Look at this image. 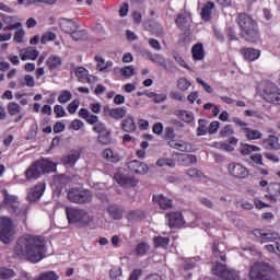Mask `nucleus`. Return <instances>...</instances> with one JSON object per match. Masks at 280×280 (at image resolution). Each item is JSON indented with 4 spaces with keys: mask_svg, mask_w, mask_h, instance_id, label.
<instances>
[{
    "mask_svg": "<svg viewBox=\"0 0 280 280\" xmlns=\"http://www.w3.org/2000/svg\"><path fill=\"white\" fill-rule=\"evenodd\" d=\"M13 253L16 257H25L31 264H38L47 257V241L39 235L25 234L18 238Z\"/></svg>",
    "mask_w": 280,
    "mask_h": 280,
    "instance_id": "nucleus-1",
    "label": "nucleus"
},
{
    "mask_svg": "<svg viewBox=\"0 0 280 280\" xmlns=\"http://www.w3.org/2000/svg\"><path fill=\"white\" fill-rule=\"evenodd\" d=\"M237 23L241 27L242 38L247 43H259V26L248 13L238 14Z\"/></svg>",
    "mask_w": 280,
    "mask_h": 280,
    "instance_id": "nucleus-2",
    "label": "nucleus"
},
{
    "mask_svg": "<svg viewBox=\"0 0 280 280\" xmlns=\"http://www.w3.org/2000/svg\"><path fill=\"white\" fill-rule=\"evenodd\" d=\"M56 167L58 165L56 162L47 159V158H42L37 161H35L26 171H25V176L27 180L40 178L42 174H51L56 172Z\"/></svg>",
    "mask_w": 280,
    "mask_h": 280,
    "instance_id": "nucleus-3",
    "label": "nucleus"
},
{
    "mask_svg": "<svg viewBox=\"0 0 280 280\" xmlns=\"http://www.w3.org/2000/svg\"><path fill=\"white\" fill-rule=\"evenodd\" d=\"M66 215L69 224H78L80 229H84L93 222V217L89 214V211L80 208L67 207Z\"/></svg>",
    "mask_w": 280,
    "mask_h": 280,
    "instance_id": "nucleus-4",
    "label": "nucleus"
},
{
    "mask_svg": "<svg viewBox=\"0 0 280 280\" xmlns=\"http://www.w3.org/2000/svg\"><path fill=\"white\" fill-rule=\"evenodd\" d=\"M67 198L74 205H89L93 200V192L89 189L73 187L68 190Z\"/></svg>",
    "mask_w": 280,
    "mask_h": 280,
    "instance_id": "nucleus-5",
    "label": "nucleus"
},
{
    "mask_svg": "<svg viewBox=\"0 0 280 280\" xmlns=\"http://www.w3.org/2000/svg\"><path fill=\"white\" fill-rule=\"evenodd\" d=\"M79 117L84 119V121L90 124V126H93V132H96V135H102L108 130V128H106V124L100 121V117H97V115L92 114L84 107L79 110Z\"/></svg>",
    "mask_w": 280,
    "mask_h": 280,
    "instance_id": "nucleus-6",
    "label": "nucleus"
},
{
    "mask_svg": "<svg viewBox=\"0 0 280 280\" xmlns=\"http://www.w3.org/2000/svg\"><path fill=\"white\" fill-rule=\"evenodd\" d=\"M14 236V221L10 217H1L0 219V242L10 244Z\"/></svg>",
    "mask_w": 280,
    "mask_h": 280,
    "instance_id": "nucleus-7",
    "label": "nucleus"
},
{
    "mask_svg": "<svg viewBox=\"0 0 280 280\" xmlns=\"http://www.w3.org/2000/svg\"><path fill=\"white\" fill-rule=\"evenodd\" d=\"M2 205L11 213V215H21V201L16 195H11L8 189L2 190Z\"/></svg>",
    "mask_w": 280,
    "mask_h": 280,
    "instance_id": "nucleus-8",
    "label": "nucleus"
},
{
    "mask_svg": "<svg viewBox=\"0 0 280 280\" xmlns=\"http://www.w3.org/2000/svg\"><path fill=\"white\" fill-rule=\"evenodd\" d=\"M212 272L219 279L224 280H240V271L235 269H229L226 265L222 262H217L212 268Z\"/></svg>",
    "mask_w": 280,
    "mask_h": 280,
    "instance_id": "nucleus-9",
    "label": "nucleus"
},
{
    "mask_svg": "<svg viewBox=\"0 0 280 280\" xmlns=\"http://www.w3.org/2000/svg\"><path fill=\"white\" fill-rule=\"evenodd\" d=\"M260 97L268 102L269 104H279L280 105V90L275 85V83H266Z\"/></svg>",
    "mask_w": 280,
    "mask_h": 280,
    "instance_id": "nucleus-10",
    "label": "nucleus"
},
{
    "mask_svg": "<svg viewBox=\"0 0 280 280\" xmlns=\"http://www.w3.org/2000/svg\"><path fill=\"white\" fill-rule=\"evenodd\" d=\"M229 173L231 174V176H233L234 178H240V179H244V178H248L250 171H248L247 167H245L244 165L237 163V162H232L229 164L228 166Z\"/></svg>",
    "mask_w": 280,
    "mask_h": 280,
    "instance_id": "nucleus-11",
    "label": "nucleus"
},
{
    "mask_svg": "<svg viewBox=\"0 0 280 280\" xmlns=\"http://www.w3.org/2000/svg\"><path fill=\"white\" fill-rule=\"evenodd\" d=\"M253 235L260 240L261 244H268L270 242H277L278 240H280V235L278 232H265L261 229L254 230Z\"/></svg>",
    "mask_w": 280,
    "mask_h": 280,
    "instance_id": "nucleus-12",
    "label": "nucleus"
},
{
    "mask_svg": "<svg viewBox=\"0 0 280 280\" xmlns=\"http://www.w3.org/2000/svg\"><path fill=\"white\" fill-rule=\"evenodd\" d=\"M103 115L105 117H110L112 119H116V121H119L124 119V117H126L127 110H126V107L110 108L109 105H105L103 107Z\"/></svg>",
    "mask_w": 280,
    "mask_h": 280,
    "instance_id": "nucleus-13",
    "label": "nucleus"
},
{
    "mask_svg": "<svg viewBox=\"0 0 280 280\" xmlns=\"http://www.w3.org/2000/svg\"><path fill=\"white\" fill-rule=\"evenodd\" d=\"M165 218L170 229H182V226H185V218L180 212H168Z\"/></svg>",
    "mask_w": 280,
    "mask_h": 280,
    "instance_id": "nucleus-14",
    "label": "nucleus"
},
{
    "mask_svg": "<svg viewBox=\"0 0 280 280\" xmlns=\"http://www.w3.org/2000/svg\"><path fill=\"white\" fill-rule=\"evenodd\" d=\"M114 178L116 180V183L119 184L120 187H137V185H139V180H137L135 177L132 176H128L126 174H121V173H116L114 175Z\"/></svg>",
    "mask_w": 280,
    "mask_h": 280,
    "instance_id": "nucleus-15",
    "label": "nucleus"
},
{
    "mask_svg": "<svg viewBox=\"0 0 280 280\" xmlns=\"http://www.w3.org/2000/svg\"><path fill=\"white\" fill-rule=\"evenodd\" d=\"M74 75L81 84H93L96 80L95 75L89 74V71L84 67H78L74 70Z\"/></svg>",
    "mask_w": 280,
    "mask_h": 280,
    "instance_id": "nucleus-16",
    "label": "nucleus"
},
{
    "mask_svg": "<svg viewBox=\"0 0 280 280\" xmlns=\"http://www.w3.org/2000/svg\"><path fill=\"white\" fill-rule=\"evenodd\" d=\"M240 52L244 60H247L248 62H255V60H258L259 56H261L259 49L248 47L241 48Z\"/></svg>",
    "mask_w": 280,
    "mask_h": 280,
    "instance_id": "nucleus-17",
    "label": "nucleus"
},
{
    "mask_svg": "<svg viewBox=\"0 0 280 280\" xmlns=\"http://www.w3.org/2000/svg\"><path fill=\"white\" fill-rule=\"evenodd\" d=\"M43 194H45V184H37L27 194L28 202H36V200H40Z\"/></svg>",
    "mask_w": 280,
    "mask_h": 280,
    "instance_id": "nucleus-18",
    "label": "nucleus"
},
{
    "mask_svg": "<svg viewBox=\"0 0 280 280\" xmlns=\"http://www.w3.org/2000/svg\"><path fill=\"white\" fill-rule=\"evenodd\" d=\"M127 167L133 174H148V165L139 160L128 162Z\"/></svg>",
    "mask_w": 280,
    "mask_h": 280,
    "instance_id": "nucleus-19",
    "label": "nucleus"
},
{
    "mask_svg": "<svg viewBox=\"0 0 280 280\" xmlns=\"http://www.w3.org/2000/svg\"><path fill=\"white\" fill-rule=\"evenodd\" d=\"M261 145L265 150H280L279 137L270 135L261 140Z\"/></svg>",
    "mask_w": 280,
    "mask_h": 280,
    "instance_id": "nucleus-20",
    "label": "nucleus"
},
{
    "mask_svg": "<svg viewBox=\"0 0 280 280\" xmlns=\"http://www.w3.org/2000/svg\"><path fill=\"white\" fill-rule=\"evenodd\" d=\"M153 202L159 205L160 209H163L164 211H167V209H172L173 207L172 199L164 195H154Z\"/></svg>",
    "mask_w": 280,
    "mask_h": 280,
    "instance_id": "nucleus-21",
    "label": "nucleus"
},
{
    "mask_svg": "<svg viewBox=\"0 0 280 280\" xmlns=\"http://www.w3.org/2000/svg\"><path fill=\"white\" fill-rule=\"evenodd\" d=\"M81 153L78 150H71L67 155L63 156V164L68 165V167H73L78 161H80Z\"/></svg>",
    "mask_w": 280,
    "mask_h": 280,
    "instance_id": "nucleus-22",
    "label": "nucleus"
},
{
    "mask_svg": "<svg viewBox=\"0 0 280 280\" xmlns=\"http://www.w3.org/2000/svg\"><path fill=\"white\" fill-rule=\"evenodd\" d=\"M59 23L62 32H65L66 34H71V32H73L74 30H80L78 23L67 18H62Z\"/></svg>",
    "mask_w": 280,
    "mask_h": 280,
    "instance_id": "nucleus-23",
    "label": "nucleus"
},
{
    "mask_svg": "<svg viewBox=\"0 0 280 280\" xmlns=\"http://www.w3.org/2000/svg\"><path fill=\"white\" fill-rule=\"evenodd\" d=\"M2 21H3V23H5V25H8L2 28L3 32H8V31L12 32L14 30H19V27H22V25H23V23H21V22L14 23L15 18L12 15H2ZM12 23H14V24H12Z\"/></svg>",
    "mask_w": 280,
    "mask_h": 280,
    "instance_id": "nucleus-24",
    "label": "nucleus"
},
{
    "mask_svg": "<svg viewBox=\"0 0 280 280\" xmlns=\"http://www.w3.org/2000/svg\"><path fill=\"white\" fill-rule=\"evenodd\" d=\"M147 58L151 62H154V65H160V67H163L164 69H167V60L163 55L161 54H152L150 51L147 52Z\"/></svg>",
    "mask_w": 280,
    "mask_h": 280,
    "instance_id": "nucleus-25",
    "label": "nucleus"
},
{
    "mask_svg": "<svg viewBox=\"0 0 280 280\" xmlns=\"http://www.w3.org/2000/svg\"><path fill=\"white\" fill-rule=\"evenodd\" d=\"M120 126L124 132L137 131V124H135V118L132 116H127L125 119H122Z\"/></svg>",
    "mask_w": 280,
    "mask_h": 280,
    "instance_id": "nucleus-26",
    "label": "nucleus"
},
{
    "mask_svg": "<svg viewBox=\"0 0 280 280\" xmlns=\"http://www.w3.org/2000/svg\"><path fill=\"white\" fill-rule=\"evenodd\" d=\"M191 56L194 60H205V46L201 43H197L191 48Z\"/></svg>",
    "mask_w": 280,
    "mask_h": 280,
    "instance_id": "nucleus-27",
    "label": "nucleus"
},
{
    "mask_svg": "<svg viewBox=\"0 0 280 280\" xmlns=\"http://www.w3.org/2000/svg\"><path fill=\"white\" fill-rule=\"evenodd\" d=\"M213 8H215V4L211 1H207L205 5L201 9V19L203 21H211V14L213 12Z\"/></svg>",
    "mask_w": 280,
    "mask_h": 280,
    "instance_id": "nucleus-28",
    "label": "nucleus"
},
{
    "mask_svg": "<svg viewBox=\"0 0 280 280\" xmlns=\"http://www.w3.org/2000/svg\"><path fill=\"white\" fill-rule=\"evenodd\" d=\"M107 212L112 220H121L124 218V210L117 205L108 206Z\"/></svg>",
    "mask_w": 280,
    "mask_h": 280,
    "instance_id": "nucleus-29",
    "label": "nucleus"
},
{
    "mask_svg": "<svg viewBox=\"0 0 280 280\" xmlns=\"http://www.w3.org/2000/svg\"><path fill=\"white\" fill-rule=\"evenodd\" d=\"M242 130L245 132L246 139H248V141H257L262 137L261 131L250 129L249 127H244Z\"/></svg>",
    "mask_w": 280,
    "mask_h": 280,
    "instance_id": "nucleus-30",
    "label": "nucleus"
},
{
    "mask_svg": "<svg viewBox=\"0 0 280 280\" xmlns=\"http://www.w3.org/2000/svg\"><path fill=\"white\" fill-rule=\"evenodd\" d=\"M40 56L37 49L28 48L23 54L20 55L21 60H36Z\"/></svg>",
    "mask_w": 280,
    "mask_h": 280,
    "instance_id": "nucleus-31",
    "label": "nucleus"
},
{
    "mask_svg": "<svg viewBox=\"0 0 280 280\" xmlns=\"http://www.w3.org/2000/svg\"><path fill=\"white\" fill-rule=\"evenodd\" d=\"M176 116L185 124H191L194 121V113L189 110L179 109L176 112Z\"/></svg>",
    "mask_w": 280,
    "mask_h": 280,
    "instance_id": "nucleus-32",
    "label": "nucleus"
},
{
    "mask_svg": "<svg viewBox=\"0 0 280 280\" xmlns=\"http://www.w3.org/2000/svg\"><path fill=\"white\" fill-rule=\"evenodd\" d=\"M148 250H150V245L145 242H140L135 247V254L138 257H145L148 255Z\"/></svg>",
    "mask_w": 280,
    "mask_h": 280,
    "instance_id": "nucleus-33",
    "label": "nucleus"
},
{
    "mask_svg": "<svg viewBox=\"0 0 280 280\" xmlns=\"http://www.w3.org/2000/svg\"><path fill=\"white\" fill-rule=\"evenodd\" d=\"M46 65L50 71H54V69H58L60 65H62V59L56 55H51L47 60Z\"/></svg>",
    "mask_w": 280,
    "mask_h": 280,
    "instance_id": "nucleus-34",
    "label": "nucleus"
},
{
    "mask_svg": "<svg viewBox=\"0 0 280 280\" xmlns=\"http://www.w3.org/2000/svg\"><path fill=\"white\" fill-rule=\"evenodd\" d=\"M154 248H167L170 246V237L167 236H154Z\"/></svg>",
    "mask_w": 280,
    "mask_h": 280,
    "instance_id": "nucleus-35",
    "label": "nucleus"
},
{
    "mask_svg": "<svg viewBox=\"0 0 280 280\" xmlns=\"http://www.w3.org/2000/svg\"><path fill=\"white\" fill-rule=\"evenodd\" d=\"M259 150H261V148L254 145V144L242 143V145H241L242 156H248L252 152H259Z\"/></svg>",
    "mask_w": 280,
    "mask_h": 280,
    "instance_id": "nucleus-36",
    "label": "nucleus"
},
{
    "mask_svg": "<svg viewBox=\"0 0 280 280\" xmlns=\"http://www.w3.org/2000/svg\"><path fill=\"white\" fill-rule=\"evenodd\" d=\"M103 156L106 161H109V163H118L119 161V153H115L112 149H105Z\"/></svg>",
    "mask_w": 280,
    "mask_h": 280,
    "instance_id": "nucleus-37",
    "label": "nucleus"
},
{
    "mask_svg": "<svg viewBox=\"0 0 280 280\" xmlns=\"http://www.w3.org/2000/svg\"><path fill=\"white\" fill-rule=\"evenodd\" d=\"M97 141L98 143H102V145H110V143H113V139L110 138V130L107 129V131L98 133Z\"/></svg>",
    "mask_w": 280,
    "mask_h": 280,
    "instance_id": "nucleus-38",
    "label": "nucleus"
},
{
    "mask_svg": "<svg viewBox=\"0 0 280 280\" xmlns=\"http://www.w3.org/2000/svg\"><path fill=\"white\" fill-rule=\"evenodd\" d=\"M7 110L11 117H16V115L21 113L22 108H21V105H19V103L10 102L7 105Z\"/></svg>",
    "mask_w": 280,
    "mask_h": 280,
    "instance_id": "nucleus-39",
    "label": "nucleus"
},
{
    "mask_svg": "<svg viewBox=\"0 0 280 280\" xmlns=\"http://www.w3.org/2000/svg\"><path fill=\"white\" fill-rule=\"evenodd\" d=\"M151 32L158 36V38H163V36H165V28H163V26L156 22H153L151 25Z\"/></svg>",
    "mask_w": 280,
    "mask_h": 280,
    "instance_id": "nucleus-40",
    "label": "nucleus"
},
{
    "mask_svg": "<svg viewBox=\"0 0 280 280\" xmlns=\"http://www.w3.org/2000/svg\"><path fill=\"white\" fill-rule=\"evenodd\" d=\"M164 141H175L176 140V131H174V127L167 126L164 129Z\"/></svg>",
    "mask_w": 280,
    "mask_h": 280,
    "instance_id": "nucleus-41",
    "label": "nucleus"
},
{
    "mask_svg": "<svg viewBox=\"0 0 280 280\" xmlns=\"http://www.w3.org/2000/svg\"><path fill=\"white\" fill-rule=\"evenodd\" d=\"M190 86H191V81H189L187 78H179L177 80L178 91H182L183 93H185V91H188Z\"/></svg>",
    "mask_w": 280,
    "mask_h": 280,
    "instance_id": "nucleus-42",
    "label": "nucleus"
},
{
    "mask_svg": "<svg viewBox=\"0 0 280 280\" xmlns=\"http://www.w3.org/2000/svg\"><path fill=\"white\" fill-rule=\"evenodd\" d=\"M168 145L174 150H179V152H187V142H183V141L178 142L176 140H172V141H168Z\"/></svg>",
    "mask_w": 280,
    "mask_h": 280,
    "instance_id": "nucleus-43",
    "label": "nucleus"
},
{
    "mask_svg": "<svg viewBox=\"0 0 280 280\" xmlns=\"http://www.w3.org/2000/svg\"><path fill=\"white\" fill-rule=\"evenodd\" d=\"M156 165L158 167H175L176 166V162H174V160L170 159V158H161L156 161Z\"/></svg>",
    "mask_w": 280,
    "mask_h": 280,
    "instance_id": "nucleus-44",
    "label": "nucleus"
},
{
    "mask_svg": "<svg viewBox=\"0 0 280 280\" xmlns=\"http://www.w3.org/2000/svg\"><path fill=\"white\" fill-rule=\"evenodd\" d=\"M71 92L69 90H62L60 95L58 96L59 104H67V102H71Z\"/></svg>",
    "mask_w": 280,
    "mask_h": 280,
    "instance_id": "nucleus-45",
    "label": "nucleus"
},
{
    "mask_svg": "<svg viewBox=\"0 0 280 280\" xmlns=\"http://www.w3.org/2000/svg\"><path fill=\"white\" fill-rule=\"evenodd\" d=\"M173 58H174L175 62L180 65V67H183L184 69H187V71H191V67L189 65H187V62H185V59H183L180 54L173 52Z\"/></svg>",
    "mask_w": 280,
    "mask_h": 280,
    "instance_id": "nucleus-46",
    "label": "nucleus"
},
{
    "mask_svg": "<svg viewBox=\"0 0 280 280\" xmlns=\"http://www.w3.org/2000/svg\"><path fill=\"white\" fill-rule=\"evenodd\" d=\"M267 190L271 196H280V184L271 183L268 185Z\"/></svg>",
    "mask_w": 280,
    "mask_h": 280,
    "instance_id": "nucleus-47",
    "label": "nucleus"
},
{
    "mask_svg": "<svg viewBox=\"0 0 280 280\" xmlns=\"http://www.w3.org/2000/svg\"><path fill=\"white\" fill-rule=\"evenodd\" d=\"M122 78H132L135 75V66H127L120 69Z\"/></svg>",
    "mask_w": 280,
    "mask_h": 280,
    "instance_id": "nucleus-48",
    "label": "nucleus"
},
{
    "mask_svg": "<svg viewBox=\"0 0 280 280\" xmlns=\"http://www.w3.org/2000/svg\"><path fill=\"white\" fill-rule=\"evenodd\" d=\"M57 35L54 32H47L46 34L42 35L40 43L42 45H47V43L51 40H56Z\"/></svg>",
    "mask_w": 280,
    "mask_h": 280,
    "instance_id": "nucleus-49",
    "label": "nucleus"
},
{
    "mask_svg": "<svg viewBox=\"0 0 280 280\" xmlns=\"http://www.w3.org/2000/svg\"><path fill=\"white\" fill-rule=\"evenodd\" d=\"M231 135H235V129H233V126L231 125H225L221 130H220V137H231Z\"/></svg>",
    "mask_w": 280,
    "mask_h": 280,
    "instance_id": "nucleus-50",
    "label": "nucleus"
},
{
    "mask_svg": "<svg viewBox=\"0 0 280 280\" xmlns=\"http://www.w3.org/2000/svg\"><path fill=\"white\" fill-rule=\"evenodd\" d=\"M73 40H84L86 36V32L84 30H74L73 32L70 33Z\"/></svg>",
    "mask_w": 280,
    "mask_h": 280,
    "instance_id": "nucleus-51",
    "label": "nucleus"
},
{
    "mask_svg": "<svg viewBox=\"0 0 280 280\" xmlns=\"http://www.w3.org/2000/svg\"><path fill=\"white\" fill-rule=\"evenodd\" d=\"M10 277H14V270L5 267L0 268V279H10Z\"/></svg>",
    "mask_w": 280,
    "mask_h": 280,
    "instance_id": "nucleus-52",
    "label": "nucleus"
},
{
    "mask_svg": "<svg viewBox=\"0 0 280 280\" xmlns=\"http://www.w3.org/2000/svg\"><path fill=\"white\" fill-rule=\"evenodd\" d=\"M141 277H143V269L136 268L129 275L128 280H139V279H141Z\"/></svg>",
    "mask_w": 280,
    "mask_h": 280,
    "instance_id": "nucleus-53",
    "label": "nucleus"
},
{
    "mask_svg": "<svg viewBox=\"0 0 280 280\" xmlns=\"http://www.w3.org/2000/svg\"><path fill=\"white\" fill-rule=\"evenodd\" d=\"M25 36V30L18 28L14 33L13 40L14 43L21 44L23 43V37Z\"/></svg>",
    "mask_w": 280,
    "mask_h": 280,
    "instance_id": "nucleus-54",
    "label": "nucleus"
},
{
    "mask_svg": "<svg viewBox=\"0 0 280 280\" xmlns=\"http://www.w3.org/2000/svg\"><path fill=\"white\" fill-rule=\"evenodd\" d=\"M186 174L189 178H202V173L198 168H188Z\"/></svg>",
    "mask_w": 280,
    "mask_h": 280,
    "instance_id": "nucleus-55",
    "label": "nucleus"
},
{
    "mask_svg": "<svg viewBox=\"0 0 280 280\" xmlns=\"http://www.w3.org/2000/svg\"><path fill=\"white\" fill-rule=\"evenodd\" d=\"M78 108H80V101L78 100L72 101L68 105V112L70 113V115H75V113L78 112Z\"/></svg>",
    "mask_w": 280,
    "mask_h": 280,
    "instance_id": "nucleus-56",
    "label": "nucleus"
},
{
    "mask_svg": "<svg viewBox=\"0 0 280 280\" xmlns=\"http://www.w3.org/2000/svg\"><path fill=\"white\" fill-rule=\"evenodd\" d=\"M54 113L57 118L67 117V112L65 110V107H62V105H56L54 107Z\"/></svg>",
    "mask_w": 280,
    "mask_h": 280,
    "instance_id": "nucleus-57",
    "label": "nucleus"
},
{
    "mask_svg": "<svg viewBox=\"0 0 280 280\" xmlns=\"http://www.w3.org/2000/svg\"><path fill=\"white\" fill-rule=\"evenodd\" d=\"M218 130H220V121L214 120L209 125L208 132H209V135H215V132H218Z\"/></svg>",
    "mask_w": 280,
    "mask_h": 280,
    "instance_id": "nucleus-58",
    "label": "nucleus"
},
{
    "mask_svg": "<svg viewBox=\"0 0 280 280\" xmlns=\"http://www.w3.org/2000/svg\"><path fill=\"white\" fill-rule=\"evenodd\" d=\"M72 130H82L84 128V122L80 119H73L70 124Z\"/></svg>",
    "mask_w": 280,
    "mask_h": 280,
    "instance_id": "nucleus-59",
    "label": "nucleus"
},
{
    "mask_svg": "<svg viewBox=\"0 0 280 280\" xmlns=\"http://www.w3.org/2000/svg\"><path fill=\"white\" fill-rule=\"evenodd\" d=\"M109 277L112 279H119V277H121V268L120 267H113L110 270H109Z\"/></svg>",
    "mask_w": 280,
    "mask_h": 280,
    "instance_id": "nucleus-60",
    "label": "nucleus"
},
{
    "mask_svg": "<svg viewBox=\"0 0 280 280\" xmlns=\"http://www.w3.org/2000/svg\"><path fill=\"white\" fill-rule=\"evenodd\" d=\"M196 82L198 84H200L201 86H203L206 93H213V88H211V85H209V83L205 82L201 78H197Z\"/></svg>",
    "mask_w": 280,
    "mask_h": 280,
    "instance_id": "nucleus-61",
    "label": "nucleus"
},
{
    "mask_svg": "<svg viewBox=\"0 0 280 280\" xmlns=\"http://www.w3.org/2000/svg\"><path fill=\"white\" fill-rule=\"evenodd\" d=\"M65 122H60V121H57L54 127H52V130L55 132V135H60V132H65Z\"/></svg>",
    "mask_w": 280,
    "mask_h": 280,
    "instance_id": "nucleus-62",
    "label": "nucleus"
},
{
    "mask_svg": "<svg viewBox=\"0 0 280 280\" xmlns=\"http://www.w3.org/2000/svg\"><path fill=\"white\" fill-rule=\"evenodd\" d=\"M170 97L176 102H185V96L180 92H171Z\"/></svg>",
    "mask_w": 280,
    "mask_h": 280,
    "instance_id": "nucleus-63",
    "label": "nucleus"
},
{
    "mask_svg": "<svg viewBox=\"0 0 280 280\" xmlns=\"http://www.w3.org/2000/svg\"><path fill=\"white\" fill-rule=\"evenodd\" d=\"M154 135H163V122H155L152 127Z\"/></svg>",
    "mask_w": 280,
    "mask_h": 280,
    "instance_id": "nucleus-64",
    "label": "nucleus"
}]
</instances>
